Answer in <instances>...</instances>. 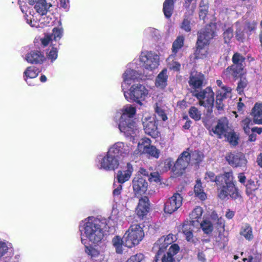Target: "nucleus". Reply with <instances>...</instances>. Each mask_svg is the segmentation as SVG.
Here are the masks:
<instances>
[{"label": "nucleus", "mask_w": 262, "mask_h": 262, "mask_svg": "<svg viewBox=\"0 0 262 262\" xmlns=\"http://www.w3.org/2000/svg\"><path fill=\"white\" fill-rule=\"evenodd\" d=\"M206 175L210 181L215 182L218 197L224 200L230 198L233 200L243 201V196L238 188L236 186V180L232 170L215 176L212 171L207 172Z\"/></svg>", "instance_id": "1"}, {"label": "nucleus", "mask_w": 262, "mask_h": 262, "mask_svg": "<svg viewBox=\"0 0 262 262\" xmlns=\"http://www.w3.org/2000/svg\"><path fill=\"white\" fill-rule=\"evenodd\" d=\"M105 224L93 216L87 218L84 224V233L86 237L93 244L100 242L104 237Z\"/></svg>", "instance_id": "2"}, {"label": "nucleus", "mask_w": 262, "mask_h": 262, "mask_svg": "<svg viewBox=\"0 0 262 262\" xmlns=\"http://www.w3.org/2000/svg\"><path fill=\"white\" fill-rule=\"evenodd\" d=\"M122 115L120 118L119 128L126 136H132L135 133L136 123L135 116L136 108L132 105L124 106L122 109Z\"/></svg>", "instance_id": "3"}, {"label": "nucleus", "mask_w": 262, "mask_h": 262, "mask_svg": "<svg viewBox=\"0 0 262 262\" xmlns=\"http://www.w3.org/2000/svg\"><path fill=\"white\" fill-rule=\"evenodd\" d=\"M214 36V32L211 25H206L204 29L198 32L196 49L194 53L195 59H203L207 57L208 51L205 47L209 44L210 39Z\"/></svg>", "instance_id": "4"}, {"label": "nucleus", "mask_w": 262, "mask_h": 262, "mask_svg": "<svg viewBox=\"0 0 262 262\" xmlns=\"http://www.w3.org/2000/svg\"><path fill=\"white\" fill-rule=\"evenodd\" d=\"M123 145L120 143H115L112 146L100 161V168L106 170H115L119 165L120 156L122 153Z\"/></svg>", "instance_id": "5"}, {"label": "nucleus", "mask_w": 262, "mask_h": 262, "mask_svg": "<svg viewBox=\"0 0 262 262\" xmlns=\"http://www.w3.org/2000/svg\"><path fill=\"white\" fill-rule=\"evenodd\" d=\"M245 59V57L240 53H235L232 57L233 64L228 67L223 71L222 76L228 79L232 78L234 80H236L243 76L244 62Z\"/></svg>", "instance_id": "6"}, {"label": "nucleus", "mask_w": 262, "mask_h": 262, "mask_svg": "<svg viewBox=\"0 0 262 262\" xmlns=\"http://www.w3.org/2000/svg\"><path fill=\"white\" fill-rule=\"evenodd\" d=\"M144 236V232L139 224L132 225L123 236L124 246L129 248L135 247L140 243Z\"/></svg>", "instance_id": "7"}, {"label": "nucleus", "mask_w": 262, "mask_h": 262, "mask_svg": "<svg viewBox=\"0 0 262 262\" xmlns=\"http://www.w3.org/2000/svg\"><path fill=\"white\" fill-rule=\"evenodd\" d=\"M192 95L199 100V104L208 109V111L212 112L214 102V93L210 86L205 89L192 92Z\"/></svg>", "instance_id": "8"}, {"label": "nucleus", "mask_w": 262, "mask_h": 262, "mask_svg": "<svg viewBox=\"0 0 262 262\" xmlns=\"http://www.w3.org/2000/svg\"><path fill=\"white\" fill-rule=\"evenodd\" d=\"M128 97L126 92H124L125 98L130 101L135 102L139 105H142V102L145 99L148 94V91L146 87L141 84H134L129 89Z\"/></svg>", "instance_id": "9"}, {"label": "nucleus", "mask_w": 262, "mask_h": 262, "mask_svg": "<svg viewBox=\"0 0 262 262\" xmlns=\"http://www.w3.org/2000/svg\"><path fill=\"white\" fill-rule=\"evenodd\" d=\"M191 161V156L188 151L182 152L172 167V172L176 177L181 176L185 171Z\"/></svg>", "instance_id": "10"}, {"label": "nucleus", "mask_w": 262, "mask_h": 262, "mask_svg": "<svg viewBox=\"0 0 262 262\" xmlns=\"http://www.w3.org/2000/svg\"><path fill=\"white\" fill-rule=\"evenodd\" d=\"M225 160L233 168L245 167L247 160L244 154L241 152H230L226 154Z\"/></svg>", "instance_id": "11"}, {"label": "nucleus", "mask_w": 262, "mask_h": 262, "mask_svg": "<svg viewBox=\"0 0 262 262\" xmlns=\"http://www.w3.org/2000/svg\"><path fill=\"white\" fill-rule=\"evenodd\" d=\"M183 200V198L181 194L178 192L173 193L165 203L164 212L171 214L176 211L182 205Z\"/></svg>", "instance_id": "12"}, {"label": "nucleus", "mask_w": 262, "mask_h": 262, "mask_svg": "<svg viewBox=\"0 0 262 262\" xmlns=\"http://www.w3.org/2000/svg\"><path fill=\"white\" fill-rule=\"evenodd\" d=\"M142 124L146 134L154 138H156L160 136L157 121L155 117H145L142 120Z\"/></svg>", "instance_id": "13"}, {"label": "nucleus", "mask_w": 262, "mask_h": 262, "mask_svg": "<svg viewBox=\"0 0 262 262\" xmlns=\"http://www.w3.org/2000/svg\"><path fill=\"white\" fill-rule=\"evenodd\" d=\"M140 60L143 66L150 71L155 69L159 65V58L157 55H154L151 52H142Z\"/></svg>", "instance_id": "14"}, {"label": "nucleus", "mask_w": 262, "mask_h": 262, "mask_svg": "<svg viewBox=\"0 0 262 262\" xmlns=\"http://www.w3.org/2000/svg\"><path fill=\"white\" fill-rule=\"evenodd\" d=\"M133 191L136 196L144 194L147 190L148 183L141 174H136L132 181Z\"/></svg>", "instance_id": "15"}, {"label": "nucleus", "mask_w": 262, "mask_h": 262, "mask_svg": "<svg viewBox=\"0 0 262 262\" xmlns=\"http://www.w3.org/2000/svg\"><path fill=\"white\" fill-rule=\"evenodd\" d=\"M188 83L189 86L194 90V91H198L197 89H201L207 83L205 76L201 72L191 73L189 78Z\"/></svg>", "instance_id": "16"}, {"label": "nucleus", "mask_w": 262, "mask_h": 262, "mask_svg": "<svg viewBox=\"0 0 262 262\" xmlns=\"http://www.w3.org/2000/svg\"><path fill=\"white\" fill-rule=\"evenodd\" d=\"M229 128V121L227 117H223L218 119L217 124L212 128V132L219 139L226 135Z\"/></svg>", "instance_id": "17"}, {"label": "nucleus", "mask_w": 262, "mask_h": 262, "mask_svg": "<svg viewBox=\"0 0 262 262\" xmlns=\"http://www.w3.org/2000/svg\"><path fill=\"white\" fill-rule=\"evenodd\" d=\"M149 200L147 196L141 197L139 200L136 208L137 215L140 219H143L149 211Z\"/></svg>", "instance_id": "18"}, {"label": "nucleus", "mask_w": 262, "mask_h": 262, "mask_svg": "<svg viewBox=\"0 0 262 262\" xmlns=\"http://www.w3.org/2000/svg\"><path fill=\"white\" fill-rule=\"evenodd\" d=\"M134 171L133 165L130 163H127L126 166L122 169L117 172L116 179L117 182L122 184L128 181Z\"/></svg>", "instance_id": "19"}, {"label": "nucleus", "mask_w": 262, "mask_h": 262, "mask_svg": "<svg viewBox=\"0 0 262 262\" xmlns=\"http://www.w3.org/2000/svg\"><path fill=\"white\" fill-rule=\"evenodd\" d=\"M179 250L180 247L178 244H172L168 251L163 253L160 256L159 262H179L175 259L174 256L179 252Z\"/></svg>", "instance_id": "20"}, {"label": "nucleus", "mask_w": 262, "mask_h": 262, "mask_svg": "<svg viewBox=\"0 0 262 262\" xmlns=\"http://www.w3.org/2000/svg\"><path fill=\"white\" fill-rule=\"evenodd\" d=\"M26 59L30 63L40 64L46 60V57L40 51L32 50L26 55Z\"/></svg>", "instance_id": "21"}, {"label": "nucleus", "mask_w": 262, "mask_h": 262, "mask_svg": "<svg viewBox=\"0 0 262 262\" xmlns=\"http://www.w3.org/2000/svg\"><path fill=\"white\" fill-rule=\"evenodd\" d=\"M250 115L254 124H262V103L256 102L252 108Z\"/></svg>", "instance_id": "22"}, {"label": "nucleus", "mask_w": 262, "mask_h": 262, "mask_svg": "<svg viewBox=\"0 0 262 262\" xmlns=\"http://www.w3.org/2000/svg\"><path fill=\"white\" fill-rule=\"evenodd\" d=\"M195 224L191 222H185L183 223L182 227V232L185 236L187 242L194 243L193 235V226Z\"/></svg>", "instance_id": "23"}, {"label": "nucleus", "mask_w": 262, "mask_h": 262, "mask_svg": "<svg viewBox=\"0 0 262 262\" xmlns=\"http://www.w3.org/2000/svg\"><path fill=\"white\" fill-rule=\"evenodd\" d=\"M168 77L167 70L165 68L157 76L155 81L156 86L162 89H164L167 84Z\"/></svg>", "instance_id": "24"}, {"label": "nucleus", "mask_w": 262, "mask_h": 262, "mask_svg": "<svg viewBox=\"0 0 262 262\" xmlns=\"http://www.w3.org/2000/svg\"><path fill=\"white\" fill-rule=\"evenodd\" d=\"M197 0H184L183 8L185 10L186 16H192L196 8Z\"/></svg>", "instance_id": "25"}, {"label": "nucleus", "mask_w": 262, "mask_h": 262, "mask_svg": "<svg viewBox=\"0 0 262 262\" xmlns=\"http://www.w3.org/2000/svg\"><path fill=\"white\" fill-rule=\"evenodd\" d=\"M165 242H159V239L154 244L152 249L157 250V252L155 256L154 262H159L160 256L164 253L165 251L167 249L168 246L166 245Z\"/></svg>", "instance_id": "26"}, {"label": "nucleus", "mask_w": 262, "mask_h": 262, "mask_svg": "<svg viewBox=\"0 0 262 262\" xmlns=\"http://www.w3.org/2000/svg\"><path fill=\"white\" fill-rule=\"evenodd\" d=\"M231 94H225V93L216 92L215 106L217 111L220 113L221 111H223L225 107V104L223 101L226 99L228 97H231L229 96Z\"/></svg>", "instance_id": "27"}, {"label": "nucleus", "mask_w": 262, "mask_h": 262, "mask_svg": "<svg viewBox=\"0 0 262 262\" xmlns=\"http://www.w3.org/2000/svg\"><path fill=\"white\" fill-rule=\"evenodd\" d=\"M51 6L52 5L47 3L46 0H39L36 3L34 9L40 15H44L47 14Z\"/></svg>", "instance_id": "28"}, {"label": "nucleus", "mask_w": 262, "mask_h": 262, "mask_svg": "<svg viewBox=\"0 0 262 262\" xmlns=\"http://www.w3.org/2000/svg\"><path fill=\"white\" fill-rule=\"evenodd\" d=\"M177 0H165L163 5V12L166 18H170L172 16L174 3Z\"/></svg>", "instance_id": "29"}, {"label": "nucleus", "mask_w": 262, "mask_h": 262, "mask_svg": "<svg viewBox=\"0 0 262 262\" xmlns=\"http://www.w3.org/2000/svg\"><path fill=\"white\" fill-rule=\"evenodd\" d=\"M194 192L195 196L201 201H204L207 198V195L204 192L200 179L196 181V184L194 186Z\"/></svg>", "instance_id": "30"}, {"label": "nucleus", "mask_w": 262, "mask_h": 262, "mask_svg": "<svg viewBox=\"0 0 262 262\" xmlns=\"http://www.w3.org/2000/svg\"><path fill=\"white\" fill-rule=\"evenodd\" d=\"M185 37L183 35L178 36L174 40L172 45L171 51L173 55H176L179 50L184 45Z\"/></svg>", "instance_id": "31"}, {"label": "nucleus", "mask_w": 262, "mask_h": 262, "mask_svg": "<svg viewBox=\"0 0 262 262\" xmlns=\"http://www.w3.org/2000/svg\"><path fill=\"white\" fill-rule=\"evenodd\" d=\"M112 244L115 248L117 254H122L123 252V246H124V239L119 235L115 236L112 239Z\"/></svg>", "instance_id": "32"}, {"label": "nucleus", "mask_w": 262, "mask_h": 262, "mask_svg": "<svg viewBox=\"0 0 262 262\" xmlns=\"http://www.w3.org/2000/svg\"><path fill=\"white\" fill-rule=\"evenodd\" d=\"M39 69L34 66L28 67L24 72V79L27 81L28 78H36L39 73Z\"/></svg>", "instance_id": "33"}, {"label": "nucleus", "mask_w": 262, "mask_h": 262, "mask_svg": "<svg viewBox=\"0 0 262 262\" xmlns=\"http://www.w3.org/2000/svg\"><path fill=\"white\" fill-rule=\"evenodd\" d=\"M203 212V209L200 206L195 207L190 213V218L192 223L195 224V223H199L201 219L202 213Z\"/></svg>", "instance_id": "34"}, {"label": "nucleus", "mask_w": 262, "mask_h": 262, "mask_svg": "<svg viewBox=\"0 0 262 262\" xmlns=\"http://www.w3.org/2000/svg\"><path fill=\"white\" fill-rule=\"evenodd\" d=\"M199 8V18L204 20L208 13V3L205 0H201L200 2Z\"/></svg>", "instance_id": "35"}, {"label": "nucleus", "mask_w": 262, "mask_h": 262, "mask_svg": "<svg viewBox=\"0 0 262 262\" xmlns=\"http://www.w3.org/2000/svg\"><path fill=\"white\" fill-rule=\"evenodd\" d=\"M246 192L247 195H255V192L257 190L259 186L257 182H255L253 180H249L246 185Z\"/></svg>", "instance_id": "36"}, {"label": "nucleus", "mask_w": 262, "mask_h": 262, "mask_svg": "<svg viewBox=\"0 0 262 262\" xmlns=\"http://www.w3.org/2000/svg\"><path fill=\"white\" fill-rule=\"evenodd\" d=\"M240 234L248 240H251L253 236L252 234V229L249 224H246L244 226L242 227Z\"/></svg>", "instance_id": "37"}, {"label": "nucleus", "mask_w": 262, "mask_h": 262, "mask_svg": "<svg viewBox=\"0 0 262 262\" xmlns=\"http://www.w3.org/2000/svg\"><path fill=\"white\" fill-rule=\"evenodd\" d=\"M191 160L195 164H199L204 158V154L199 150H194L190 153Z\"/></svg>", "instance_id": "38"}, {"label": "nucleus", "mask_w": 262, "mask_h": 262, "mask_svg": "<svg viewBox=\"0 0 262 262\" xmlns=\"http://www.w3.org/2000/svg\"><path fill=\"white\" fill-rule=\"evenodd\" d=\"M200 226L205 234H210L213 231V226L211 222L209 221L203 220L200 223Z\"/></svg>", "instance_id": "39"}, {"label": "nucleus", "mask_w": 262, "mask_h": 262, "mask_svg": "<svg viewBox=\"0 0 262 262\" xmlns=\"http://www.w3.org/2000/svg\"><path fill=\"white\" fill-rule=\"evenodd\" d=\"M253 123H254L253 121H252V120L248 117L245 118L241 121V126L246 134H249L251 133V128H250V126L252 125Z\"/></svg>", "instance_id": "40"}, {"label": "nucleus", "mask_w": 262, "mask_h": 262, "mask_svg": "<svg viewBox=\"0 0 262 262\" xmlns=\"http://www.w3.org/2000/svg\"><path fill=\"white\" fill-rule=\"evenodd\" d=\"M224 137L227 138V141L233 146H236L238 143V137L233 131L227 132Z\"/></svg>", "instance_id": "41"}, {"label": "nucleus", "mask_w": 262, "mask_h": 262, "mask_svg": "<svg viewBox=\"0 0 262 262\" xmlns=\"http://www.w3.org/2000/svg\"><path fill=\"white\" fill-rule=\"evenodd\" d=\"M151 145V140L149 138L145 137L140 140L138 144V148L140 151L143 152L146 148H148Z\"/></svg>", "instance_id": "42"}, {"label": "nucleus", "mask_w": 262, "mask_h": 262, "mask_svg": "<svg viewBox=\"0 0 262 262\" xmlns=\"http://www.w3.org/2000/svg\"><path fill=\"white\" fill-rule=\"evenodd\" d=\"M85 252L92 258L97 257L100 255L99 250L92 246L85 245Z\"/></svg>", "instance_id": "43"}, {"label": "nucleus", "mask_w": 262, "mask_h": 262, "mask_svg": "<svg viewBox=\"0 0 262 262\" xmlns=\"http://www.w3.org/2000/svg\"><path fill=\"white\" fill-rule=\"evenodd\" d=\"M189 116L195 121H199L201 118V113L198 108L195 106H191L189 110Z\"/></svg>", "instance_id": "44"}, {"label": "nucleus", "mask_w": 262, "mask_h": 262, "mask_svg": "<svg viewBox=\"0 0 262 262\" xmlns=\"http://www.w3.org/2000/svg\"><path fill=\"white\" fill-rule=\"evenodd\" d=\"M142 153L147 154L152 157L158 159L159 157L160 151L156 146L151 145L148 148H146V150H144Z\"/></svg>", "instance_id": "45"}, {"label": "nucleus", "mask_w": 262, "mask_h": 262, "mask_svg": "<svg viewBox=\"0 0 262 262\" xmlns=\"http://www.w3.org/2000/svg\"><path fill=\"white\" fill-rule=\"evenodd\" d=\"M239 78H240V80L237 83L236 91L239 94L241 95L243 93L244 89L248 85V81L245 77H243V76L239 77Z\"/></svg>", "instance_id": "46"}, {"label": "nucleus", "mask_w": 262, "mask_h": 262, "mask_svg": "<svg viewBox=\"0 0 262 262\" xmlns=\"http://www.w3.org/2000/svg\"><path fill=\"white\" fill-rule=\"evenodd\" d=\"M191 16H186V14L184 15V19L181 23V28L182 29L187 32H189L191 30Z\"/></svg>", "instance_id": "47"}, {"label": "nucleus", "mask_w": 262, "mask_h": 262, "mask_svg": "<svg viewBox=\"0 0 262 262\" xmlns=\"http://www.w3.org/2000/svg\"><path fill=\"white\" fill-rule=\"evenodd\" d=\"M160 165L163 167L162 170L163 171H167L171 169L172 171V167H173L174 164L172 159L169 158L161 162Z\"/></svg>", "instance_id": "48"}, {"label": "nucleus", "mask_w": 262, "mask_h": 262, "mask_svg": "<svg viewBox=\"0 0 262 262\" xmlns=\"http://www.w3.org/2000/svg\"><path fill=\"white\" fill-rule=\"evenodd\" d=\"M223 38L225 43H229L233 37V29L232 27L226 29L223 33Z\"/></svg>", "instance_id": "49"}, {"label": "nucleus", "mask_w": 262, "mask_h": 262, "mask_svg": "<svg viewBox=\"0 0 262 262\" xmlns=\"http://www.w3.org/2000/svg\"><path fill=\"white\" fill-rule=\"evenodd\" d=\"M63 29L62 28H59L55 27L52 30V33L50 34L52 36V38L55 41H57L60 39L62 36Z\"/></svg>", "instance_id": "50"}, {"label": "nucleus", "mask_w": 262, "mask_h": 262, "mask_svg": "<svg viewBox=\"0 0 262 262\" xmlns=\"http://www.w3.org/2000/svg\"><path fill=\"white\" fill-rule=\"evenodd\" d=\"M58 56V50L56 48L52 47L51 49H48L47 52V57L52 62L55 61Z\"/></svg>", "instance_id": "51"}, {"label": "nucleus", "mask_w": 262, "mask_h": 262, "mask_svg": "<svg viewBox=\"0 0 262 262\" xmlns=\"http://www.w3.org/2000/svg\"><path fill=\"white\" fill-rule=\"evenodd\" d=\"M216 82L217 85L221 88V90L217 91L216 92L225 93V94L231 93L232 89L229 86L224 85L221 80L218 79L216 80Z\"/></svg>", "instance_id": "52"}, {"label": "nucleus", "mask_w": 262, "mask_h": 262, "mask_svg": "<svg viewBox=\"0 0 262 262\" xmlns=\"http://www.w3.org/2000/svg\"><path fill=\"white\" fill-rule=\"evenodd\" d=\"M155 111L156 113L157 114L158 116L162 120V121H165L167 120L168 118L164 110L159 106L157 103H156L155 106Z\"/></svg>", "instance_id": "53"}, {"label": "nucleus", "mask_w": 262, "mask_h": 262, "mask_svg": "<svg viewBox=\"0 0 262 262\" xmlns=\"http://www.w3.org/2000/svg\"><path fill=\"white\" fill-rule=\"evenodd\" d=\"M244 31L241 27L236 28L235 31V38L239 42H244L245 40Z\"/></svg>", "instance_id": "54"}, {"label": "nucleus", "mask_w": 262, "mask_h": 262, "mask_svg": "<svg viewBox=\"0 0 262 262\" xmlns=\"http://www.w3.org/2000/svg\"><path fill=\"white\" fill-rule=\"evenodd\" d=\"M166 243L168 246L172 244L174 242L173 235L172 234H169L166 236H163L159 239V242H163Z\"/></svg>", "instance_id": "55"}, {"label": "nucleus", "mask_w": 262, "mask_h": 262, "mask_svg": "<svg viewBox=\"0 0 262 262\" xmlns=\"http://www.w3.org/2000/svg\"><path fill=\"white\" fill-rule=\"evenodd\" d=\"M144 259V255L142 253H137L132 255L127 260L128 262H141Z\"/></svg>", "instance_id": "56"}, {"label": "nucleus", "mask_w": 262, "mask_h": 262, "mask_svg": "<svg viewBox=\"0 0 262 262\" xmlns=\"http://www.w3.org/2000/svg\"><path fill=\"white\" fill-rule=\"evenodd\" d=\"M149 182H155L156 183L161 182V178L159 173L157 172H150L148 178Z\"/></svg>", "instance_id": "57"}, {"label": "nucleus", "mask_w": 262, "mask_h": 262, "mask_svg": "<svg viewBox=\"0 0 262 262\" xmlns=\"http://www.w3.org/2000/svg\"><path fill=\"white\" fill-rule=\"evenodd\" d=\"M52 40V36L50 34L45 35L43 38L40 39L41 45L43 47L47 46Z\"/></svg>", "instance_id": "58"}, {"label": "nucleus", "mask_w": 262, "mask_h": 262, "mask_svg": "<svg viewBox=\"0 0 262 262\" xmlns=\"http://www.w3.org/2000/svg\"><path fill=\"white\" fill-rule=\"evenodd\" d=\"M8 250V247L5 242L0 241V257L3 256Z\"/></svg>", "instance_id": "59"}, {"label": "nucleus", "mask_w": 262, "mask_h": 262, "mask_svg": "<svg viewBox=\"0 0 262 262\" xmlns=\"http://www.w3.org/2000/svg\"><path fill=\"white\" fill-rule=\"evenodd\" d=\"M256 23L255 21H247L246 22V29L250 32L254 30L256 28Z\"/></svg>", "instance_id": "60"}, {"label": "nucleus", "mask_w": 262, "mask_h": 262, "mask_svg": "<svg viewBox=\"0 0 262 262\" xmlns=\"http://www.w3.org/2000/svg\"><path fill=\"white\" fill-rule=\"evenodd\" d=\"M134 71L133 70H127L123 74V77L124 81L126 82L129 80L133 79L132 76V74L134 73Z\"/></svg>", "instance_id": "61"}, {"label": "nucleus", "mask_w": 262, "mask_h": 262, "mask_svg": "<svg viewBox=\"0 0 262 262\" xmlns=\"http://www.w3.org/2000/svg\"><path fill=\"white\" fill-rule=\"evenodd\" d=\"M212 215H215V217H217L216 225L218 228L224 229L225 221L221 217L219 218L216 213L214 214V213L213 212Z\"/></svg>", "instance_id": "62"}, {"label": "nucleus", "mask_w": 262, "mask_h": 262, "mask_svg": "<svg viewBox=\"0 0 262 262\" xmlns=\"http://www.w3.org/2000/svg\"><path fill=\"white\" fill-rule=\"evenodd\" d=\"M122 190V184H120V185L113 190V195L114 196H118L119 195H120Z\"/></svg>", "instance_id": "63"}, {"label": "nucleus", "mask_w": 262, "mask_h": 262, "mask_svg": "<svg viewBox=\"0 0 262 262\" xmlns=\"http://www.w3.org/2000/svg\"><path fill=\"white\" fill-rule=\"evenodd\" d=\"M235 211L231 210L230 209H228L226 212L225 216L227 219L231 220L233 218L235 215Z\"/></svg>", "instance_id": "64"}]
</instances>
